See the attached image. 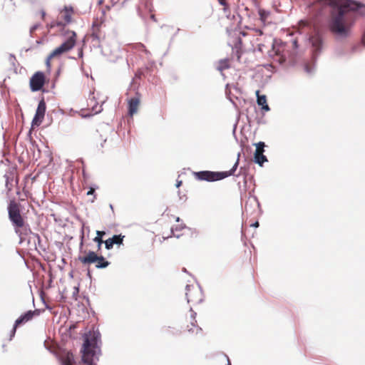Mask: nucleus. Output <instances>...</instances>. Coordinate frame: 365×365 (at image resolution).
<instances>
[{"instance_id":"nucleus-41","label":"nucleus","mask_w":365,"mask_h":365,"mask_svg":"<svg viewBox=\"0 0 365 365\" xmlns=\"http://www.w3.org/2000/svg\"><path fill=\"white\" fill-rule=\"evenodd\" d=\"M18 183H19V178H18V177L16 176V184H18Z\"/></svg>"},{"instance_id":"nucleus-32","label":"nucleus","mask_w":365,"mask_h":365,"mask_svg":"<svg viewBox=\"0 0 365 365\" xmlns=\"http://www.w3.org/2000/svg\"><path fill=\"white\" fill-rule=\"evenodd\" d=\"M39 14L41 16V20L42 21H45V15H46V12L43 11V10H41L39 11Z\"/></svg>"},{"instance_id":"nucleus-11","label":"nucleus","mask_w":365,"mask_h":365,"mask_svg":"<svg viewBox=\"0 0 365 365\" xmlns=\"http://www.w3.org/2000/svg\"><path fill=\"white\" fill-rule=\"evenodd\" d=\"M46 77L43 72H36L30 78V88L32 91H40L44 86Z\"/></svg>"},{"instance_id":"nucleus-43","label":"nucleus","mask_w":365,"mask_h":365,"mask_svg":"<svg viewBox=\"0 0 365 365\" xmlns=\"http://www.w3.org/2000/svg\"><path fill=\"white\" fill-rule=\"evenodd\" d=\"M26 227H29V225H26V224L25 227L23 228V229H24V230H26Z\"/></svg>"},{"instance_id":"nucleus-8","label":"nucleus","mask_w":365,"mask_h":365,"mask_svg":"<svg viewBox=\"0 0 365 365\" xmlns=\"http://www.w3.org/2000/svg\"><path fill=\"white\" fill-rule=\"evenodd\" d=\"M195 316L196 313L190 309L189 318H186L182 324L183 332H187L190 334H197L201 331V328L197 324Z\"/></svg>"},{"instance_id":"nucleus-25","label":"nucleus","mask_w":365,"mask_h":365,"mask_svg":"<svg viewBox=\"0 0 365 365\" xmlns=\"http://www.w3.org/2000/svg\"><path fill=\"white\" fill-rule=\"evenodd\" d=\"M275 53L277 56H280L279 61L281 62H284L286 61L287 58V53L284 52V51L282 49L280 50V48L276 49Z\"/></svg>"},{"instance_id":"nucleus-33","label":"nucleus","mask_w":365,"mask_h":365,"mask_svg":"<svg viewBox=\"0 0 365 365\" xmlns=\"http://www.w3.org/2000/svg\"><path fill=\"white\" fill-rule=\"evenodd\" d=\"M95 193V190L93 188H90V190L88 191L87 195H93Z\"/></svg>"},{"instance_id":"nucleus-23","label":"nucleus","mask_w":365,"mask_h":365,"mask_svg":"<svg viewBox=\"0 0 365 365\" xmlns=\"http://www.w3.org/2000/svg\"><path fill=\"white\" fill-rule=\"evenodd\" d=\"M255 162L259 164L260 166L263 165L264 162L267 161V157L263 153H260L259 155L257 154L254 155Z\"/></svg>"},{"instance_id":"nucleus-10","label":"nucleus","mask_w":365,"mask_h":365,"mask_svg":"<svg viewBox=\"0 0 365 365\" xmlns=\"http://www.w3.org/2000/svg\"><path fill=\"white\" fill-rule=\"evenodd\" d=\"M79 16V12L71 6H65L60 12L61 19L66 23L77 21Z\"/></svg>"},{"instance_id":"nucleus-18","label":"nucleus","mask_w":365,"mask_h":365,"mask_svg":"<svg viewBox=\"0 0 365 365\" xmlns=\"http://www.w3.org/2000/svg\"><path fill=\"white\" fill-rule=\"evenodd\" d=\"M6 178V187L7 189V192H10L14 187L13 181L14 180V173L10 172L9 173H6L4 175Z\"/></svg>"},{"instance_id":"nucleus-14","label":"nucleus","mask_w":365,"mask_h":365,"mask_svg":"<svg viewBox=\"0 0 365 365\" xmlns=\"http://www.w3.org/2000/svg\"><path fill=\"white\" fill-rule=\"evenodd\" d=\"M310 42L313 47V52L314 56H317L322 47V37L319 32H316L310 37Z\"/></svg>"},{"instance_id":"nucleus-26","label":"nucleus","mask_w":365,"mask_h":365,"mask_svg":"<svg viewBox=\"0 0 365 365\" xmlns=\"http://www.w3.org/2000/svg\"><path fill=\"white\" fill-rule=\"evenodd\" d=\"M110 238H111L113 244L120 245V244L123 243V240L124 236H122L120 235H113Z\"/></svg>"},{"instance_id":"nucleus-16","label":"nucleus","mask_w":365,"mask_h":365,"mask_svg":"<svg viewBox=\"0 0 365 365\" xmlns=\"http://www.w3.org/2000/svg\"><path fill=\"white\" fill-rule=\"evenodd\" d=\"M105 33L101 30V24H93L91 37L98 42L105 38Z\"/></svg>"},{"instance_id":"nucleus-19","label":"nucleus","mask_w":365,"mask_h":365,"mask_svg":"<svg viewBox=\"0 0 365 365\" xmlns=\"http://www.w3.org/2000/svg\"><path fill=\"white\" fill-rule=\"evenodd\" d=\"M230 67V60L229 58H225L220 60L218 62L217 70L223 71L224 70L228 69Z\"/></svg>"},{"instance_id":"nucleus-6","label":"nucleus","mask_w":365,"mask_h":365,"mask_svg":"<svg viewBox=\"0 0 365 365\" xmlns=\"http://www.w3.org/2000/svg\"><path fill=\"white\" fill-rule=\"evenodd\" d=\"M98 252L95 251H83L86 255L79 256V261L83 264H91L96 262V267L98 269H103L107 267L110 262L106 259L102 255H98Z\"/></svg>"},{"instance_id":"nucleus-36","label":"nucleus","mask_w":365,"mask_h":365,"mask_svg":"<svg viewBox=\"0 0 365 365\" xmlns=\"http://www.w3.org/2000/svg\"><path fill=\"white\" fill-rule=\"evenodd\" d=\"M304 69L307 73H309L311 71V69L307 64L305 65Z\"/></svg>"},{"instance_id":"nucleus-29","label":"nucleus","mask_w":365,"mask_h":365,"mask_svg":"<svg viewBox=\"0 0 365 365\" xmlns=\"http://www.w3.org/2000/svg\"><path fill=\"white\" fill-rule=\"evenodd\" d=\"M103 243H105L106 248L107 250H110L113 247V245H114L111 238L106 240V241L103 242Z\"/></svg>"},{"instance_id":"nucleus-28","label":"nucleus","mask_w":365,"mask_h":365,"mask_svg":"<svg viewBox=\"0 0 365 365\" xmlns=\"http://www.w3.org/2000/svg\"><path fill=\"white\" fill-rule=\"evenodd\" d=\"M93 241L97 243L96 252H100L101 250L102 244L103 243L104 241L103 240L102 238L98 237L97 236L93 238Z\"/></svg>"},{"instance_id":"nucleus-30","label":"nucleus","mask_w":365,"mask_h":365,"mask_svg":"<svg viewBox=\"0 0 365 365\" xmlns=\"http://www.w3.org/2000/svg\"><path fill=\"white\" fill-rule=\"evenodd\" d=\"M97 237H101L103 239V236L106 235V232L104 231H96Z\"/></svg>"},{"instance_id":"nucleus-39","label":"nucleus","mask_w":365,"mask_h":365,"mask_svg":"<svg viewBox=\"0 0 365 365\" xmlns=\"http://www.w3.org/2000/svg\"><path fill=\"white\" fill-rule=\"evenodd\" d=\"M181 184H182V181H178L177 184H176V186L178 187H180L181 185Z\"/></svg>"},{"instance_id":"nucleus-40","label":"nucleus","mask_w":365,"mask_h":365,"mask_svg":"<svg viewBox=\"0 0 365 365\" xmlns=\"http://www.w3.org/2000/svg\"><path fill=\"white\" fill-rule=\"evenodd\" d=\"M293 46H294V48L297 47V41H293Z\"/></svg>"},{"instance_id":"nucleus-7","label":"nucleus","mask_w":365,"mask_h":365,"mask_svg":"<svg viewBox=\"0 0 365 365\" xmlns=\"http://www.w3.org/2000/svg\"><path fill=\"white\" fill-rule=\"evenodd\" d=\"M98 11L101 16H98V23H105L110 19V11L114 7V0H98Z\"/></svg>"},{"instance_id":"nucleus-1","label":"nucleus","mask_w":365,"mask_h":365,"mask_svg":"<svg viewBox=\"0 0 365 365\" xmlns=\"http://www.w3.org/2000/svg\"><path fill=\"white\" fill-rule=\"evenodd\" d=\"M331 7L332 23H344L353 16H365V4L354 0H324Z\"/></svg>"},{"instance_id":"nucleus-9","label":"nucleus","mask_w":365,"mask_h":365,"mask_svg":"<svg viewBox=\"0 0 365 365\" xmlns=\"http://www.w3.org/2000/svg\"><path fill=\"white\" fill-rule=\"evenodd\" d=\"M185 295L188 303L197 304L202 301V292L196 286L187 285Z\"/></svg>"},{"instance_id":"nucleus-42","label":"nucleus","mask_w":365,"mask_h":365,"mask_svg":"<svg viewBox=\"0 0 365 365\" xmlns=\"http://www.w3.org/2000/svg\"><path fill=\"white\" fill-rule=\"evenodd\" d=\"M298 23L302 24V23H305V22L303 20H300L299 21H298Z\"/></svg>"},{"instance_id":"nucleus-21","label":"nucleus","mask_w":365,"mask_h":365,"mask_svg":"<svg viewBox=\"0 0 365 365\" xmlns=\"http://www.w3.org/2000/svg\"><path fill=\"white\" fill-rule=\"evenodd\" d=\"M43 118L44 115L36 113L32 120V127L34 128L39 126L41 123L43 122Z\"/></svg>"},{"instance_id":"nucleus-45","label":"nucleus","mask_w":365,"mask_h":365,"mask_svg":"<svg viewBox=\"0 0 365 365\" xmlns=\"http://www.w3.org/2000/svg\"><path fill=\"white\" fill-rule=\"evenodd\" d=\"M240 55H237V59L240 60Z\"/></svg>"},{"instance_id":"nucleus-35","label":"nucleus","mask_w":365,"mask_h":365,"mask_svg":"<svg viewBox=\"0 0 365 365\" xmlns=\"http://www.w3.org/2000/svg\"><path fill=\"white\" fill-rule=\"evenodd\" d=\"M83 238H84V235L83 234H82L81 235V242H80V247L81 248L83 245Z\"/></svg>"},{"instance_id":"nucleus-17","label":"nucleus","mask_w":365,"mask_h":365,"mask_svg":"<svg viewBox=\"0 0 365 365\" xmlns=\"http://www.w3.org/2000/svg\"><path fill=\"white\" fill-rule=\"evenodd\" d=\"M256 96H257V104L260 106H262V109L264 110L265 111L269 110V107L267 103V97L265 95H260L259 91H256Z\"/></svg>"},{"instance_id":"nucleus-12","label":"nucleus","mask_w":365,"mask_h":365,"mask_svg":"<svg viewBox=\"0 0 365 365\" xmlns=\"http://www.w3.org/2000/svg\"><path fill=\"white\" fill-rule=\"evenodd\" d=\"M40 313H41L40 309H35L34 311H29L26 313L20 316L15 322L14 326L12 329L11 336H13L15 334L16 328L19 326H20L23 324H25V323L28 322L29 321H31L34 317L39 316Z\"/></svg>"},{"instance_id":"nucleus-31","label":"nucleus","mask_w":365,"mask_h":365,"mask_svg":"<svg viewBox=\"0 0 365 365\" xmlns=\"http://www.w3.org/2000/svg\"><path fill=\"white\" fill-rule=\"evenodd\" d=\"M219 4L224 6V9H225L227 7V4L226 0H217Z\"/></svg>"},{"instance_id":"nucleus-3","label":"nucleus","mask_w":365,"mask_h":365,"mask_svg":"<svg viewBox=\"0 0 365 365\" xmlns=\"http://www.w3.org/2000/svg\"><path fill=\"white\" fill-rule=\"evenodd\" d=\"M63 35L65 37L64 41L57 48H56L48 56L46 64L48 71L51 70V61L52 58L59 56L61 54L71 50L76 42V34L73 31L64 30Z\"/></svg>"},{"instance_id":"nucleus-27","label":"nucleus","mask_w":365,"mask_h":365,"mask_svg":"<svg viewBox=\"0 0 365 365\" xmlns=\"http://www.w3.org/2000/svg\"><path fill=\"white\" fill-rule=\"evenodd\" d=\"M259 15L260 20L262 21H265L267 19V17L269 15V12L266 11L264 9H259Z\"/></svg>"},{"instance_id":"nucleus-22","label":"nucleus","mask_w":365,"mask_h":365,"mask_svg":"<svg viewBox=\"0 0 365 365\" xmlns=\"http://www.w3.org/2000/svg\"><path fill=\"white\" fill-rule=\"evenodd\" d=\"M46 109V103H45L44 100L42 99L38 103L36 113L38 114H41L43 115H45Z\"/></svg>"},{"instance_id":"nucleus-15","label":"nucleus","mask_w":365,"mask_h":365,"mask_svg":"<svg viewBox=\"0 0 365 365\" xmlns=\"http://www.w3.org/2000/svg\"><path fill=\"white\" fill-rule=\"evenodd\" d=\"M140 103V96L139 94H136L135 97L130 98L128 101V115L130 116H133L134 114L137 113L138 108Z\"/></svg>"},{"instance_id":"nucleus-2","label":"nucleus","mask_w":365,"mask_h":365,"mask_svg":"<svg viewBox=\"0 0 365 365\" xmlns=\"http://www.w3.org/2000/svg\"><path fill=\"white\" fill-rule=\"evenodd\" d=\"M84 341L81 350L82 361L86 365H96L93 363L97 355L101 354V334L99 332L90 331L85 334Z\"/></svg>"},{"instance_id":"nucleus-13","label":"nucleus","mask_w":365,"mask_h":365,"mask_svg":"<svg viewBox=\"0 0 365 365\" xmlns=\"http://www.w3.org/2000/svg\"><path fill=\"white\" fill-rule=\"evenodd\" d=\"M329 30L336 38H344L349 35V27L347 24H329Z\"/></svg>"},{"instance_id":"nucleus-44","label":"nucleus","mask_w":365,"mask_h":365,"mask_svg":"<svg viewBox=\"0 0 365 365\" xmlns=\"http://www.w3.org/2000/svg\"><path fill=\"white\" fill-rule=\"evenodd\" d=\"M241 34L243 35V36H245L246 34L245 32H241Z\"/></svg>"},{"instance_id":"nucleus-5","label":"nucleus","mask_w":365,"mask_h":365,"mask_svg":"<svg viewBox=\"0 0 365 365\" xmlns=\"http://www.w3.org/2000/svg\"><path fill=\"white\" fill-rule=\"evenodd\" d=\"M239 164V158H237L232 168L229 171L225 172H214L210 170L195 172L193 175L198 180H205L207 182H214L222 180L225 178L234 175Z\"/></svg>"},{"instance_id":"nucleus-34","label":"nucleus","mask_w":365,"mask_h":365,"mask_svg":"<svg viewBox=\"0 0 365 365\" xmlns=\"http://www.w3.org/2000/svg\"><path fill=\"white\" fill-rule=\"evenodd\" d=\"M150 20L153 21H156L157 19H155V16L153 14H150Z\"/></svg>"},{"instance_id":"nucleus-20","label":"nucleus","mask_w":365,"mask_h":365,"mask_svg":"<svg viewBox=\"0 0 365 365\" xmlns=\"http://www.w3.org/2000/svg\"><path fill=\"white\" fill-rule=\"evenodd\" d=\"M63 365H73L74 364V356L71 352L66 353L62 359Z\"/></svg>"},{"instance_id":"nucleus-24","label":"nucleus","mask_w":365,"mask_h":365,"mask_svg":"<svg viewBox=\"0 0 365 365\" xmlns=\"http://www.w3.org/2000/svg\"><path fill=\"white\" fill-rule=\"evenodd\" d=\"M255 145H256V150H255V154H257V155H259L260 153H264V148L265 146L264 143L259 142V143H256Z\"/></svg>"},{"instance_id":"nucleus-37","label":"nucleus","mask_w":365,"mask_h":365,"mask_svg":"<svg viewBox=\"0 0 365 365\" xmlns=\"http://www.w3.org/2000/svg\"><path fill=\"white\" fill-rule=\"evenodd\" d=\"M225 358L227 359V365H231V362H230V359H229L226 355H225Z\"/></svg>"},{"instance_id":"nucleus-46","label":"nucleus","mask_w":365,"mask_h":365,"mask_svg":"<svg viewBox=\"0 0 365 365\" xmlns=\"http://www.w3.org/2000/svg\"><path fill=\"white\" fill-rule=\"evenodd\" d=\"M176 220L178 222L180 220V218L179 217H177L176 218Z\"/></svg>"},{"instance_id":"nucleus-4","label":"nucleus","mask_w":365,"mask_h":365,"mask_svg":"<svg viewBox=\"0 0 365 365\" xmlns=\"http://www.w3.org/2000/svg\"><path fill=\"white\" fill-rule=\"evenodd\" d=\"M7 209L9 218L14 226L15 232L21 236L22 235L21 229L26 225V220L21 214V205L14 199L11 200Z\"/></svg>"},{"instance_id":"nucleus-38","label":"nucleus","mask_w":365,"mask_h":365,"mask_svg":"<svg viewBox=\"0 0 365 365\" xmlns=\"http://www.w3.org/2000/svg\"><path fill=\"white\" fill-rule=\"evenodd\" d=\"M252 226L253 227H257L259 226V222H255L254 224L252 225Z\"/></svg>"}]
</instances>
